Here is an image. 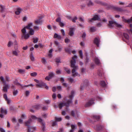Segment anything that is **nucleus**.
I'll return each mask as SVG.
<instances>
[{
    "instance_id": "f257e3e1",
    "label": "nucleus",
    "mask_w": 132,
    "mask_h": 132,
    "mask_svg": "<svg viewBox=\"0 0 132 132\" xmlns=\"http://www.w3.org/2000/svg\"><path fill=\"white\" fill-rule=\"evenodd\" d=\"M77 58V56L75 55L72 57V59L71 61V66L73 69L72 70V76L73 77H75L77 76L80 77V74L76 71L78 69V66L75 65L76 63V59Z\"/></svg>"
},
{
    "instance_id": "f03ea898",
    "label": "nucleus",
    "mask_w": 132,
    "mask_h": 132,
    "mask_svg": "<svg viewBox=\"0 0 132 132\" xmlns=\"http://www.w3.org/2000/svg\"><path fill=\"white\" fill-rule=\"evenodd\" d=\"M32 122L31 120L29 119L28 121L25 122V125L27 126L28 127V132H30L31 131V129H32L34 130H36V128L35 127H30L31 125Z\"/></svg>"
},
{
    "instance_id": "7ed1b4c3",
    "label": "nucleus",
    "mask_w": 132,
    "mask_h": 132,
    "mask_svg": "<svg viewBox=\"0 0 132 132\" xmlns=\"http://www.w3.org/2000/svg\"><path fill=\"white\" fill-rule=\"evenodd\" d=\"M21 32H22L21 35L22 39H27L29 37V35L28 33H27L26 29H25V28H23L21 30Z\"/></svg>"
},
{
    "instance_id": "20e7f679",
    "label": "nucleus",
    "mask_w": 132,
    "mask_h": 132,
    "mask_svg": "<svg viewBox=\"0 0 132 132\" xmlns=\"http://www.w3.org/2000/svg\"><path fill=\"white\" fill-rule=\"evenodd\" d=\"M67 102L66 103H61L59 104V106L60 109H61L62 107L64 106L67 107H68L69 105L70 104L72 103V101L71 99H69L67 101Z\"/></svg>"
},
{
    "instance_id": "39448f33",
    "label": "nucleus",
    "mask_w": 132,
    "mask_h": 132,
    "mask_svg": "<svg viewBox=\"0 0 132 132\" xmlns=\"http://www.w3.org/2000/svg\"><path fill=\"white\" fill-rule=\"evenodd\" d=\"M109 26L110 27H116L118 28H121L122 27V26L121 25L113 21H109Z\"/></svg>"
},
{
    "instance_id": "423d86ee",
    "label": "nucleus",
    "mask_w": 132,
    "mask_h": 132,
    "mask_svg": "<svg viewBox=\"0 0 132 132\" xmlns=\"http://www.w3.org/2000/svg\"><path fill=\"white\" fill-rule=\"evenodd\" d=\"M0 112L1 114H0V117L1 118H3L4 117V115H6L7 114V110L4 109L3 108H1Z\"/></svg>"
},
{
    "instance_id": "0eeeda50",
    "label": "nucleus",
    "mask_w": 132,
    "mask_h": 132,
    "mask_svg": "<svg viewBox=\"0 0 132 132\" xmlns=\"http://www.w3.org/2000/svg\"><path fill=\"white\" fill-rule=\"evenodd\" d=\"M31 118L32 119L34 120L37 119L38 120V121L39 122H41V123L42 124V125L43 126V130H44V129L45 128L44 123V122L43 121V120L41 118H39L38 119H37V118L36 117V116H31Z\"/></svg>"
},
{
    "instance_id": "6e6552de",
    "label": "nucleus",
    "mask_w": 132,
    "mask_h": 132,
    "mask_svg": "<svg viewBox=\"0 0 132 132\" xmlns=\"http://www.w3.org/2000/svg\"><path fill=\"white\" fill-rule=\"evenodd\" d=\"M4 86L3 87L2 90L4 92H6L7 91V89L10 87V85L8 84H6V83L3 84Z\"/></svg>"
},
{
    "instance_id": "1a4fd4ad",
    "label": "nucleus",
    "mask_w": 132,
    "mask_h": 132,
    "mask_svg": "<svg viewBox=\"0 0 132 132\" xmlns=\"http://www.w3.org/2000/svg\"><path fill=\"white\" fill-rule=\"evenodd\" d=\"M4 86L3 87L2 90L4 92H6L7 91V89L10 87V85L8 84H6V83L3 84Z\"/></svg>"
},
{
    "instance_id": "9d476101",
    "label": "nucleus",
    "mask_w": 132,
    "mask_h": 132,
    "mask_svg": "<svg viewBox=\"0 0 132 132\" xmlns=\"http://www.w3.org/2000/svg\"><path fill=\"white\" fill-rule=\"evenodd\" d=\"M36 86L37 87H42V86H44L45 87V88L46 89H48V87L46 85V83H45L43 82H41L40 84H37L36 85Z\"/></svg>"
},
{
    "instance_id": "9b49d317",
    "label": "nucleus",
    "mask_w": 132,
    "mask_h": 132,
    "mask_svg": "<svg viewBox=\"0 0 132 132\" xmlns=\"http://www.w3.org/2000/svg\"><path fill=\"white\" fill-rule=\"evenodd\" d=\"M75 29V28L73 27H71L70 28L69 34L70 36H72L74 35V31Z\"/></svg>"
},
{
    "instance_id": "f8f14e48",
    "label": "nucleus",
    "mask_w": 132,
    "mask_h": 132,
    "mask_svg": "<svg viewBox=\"0 0 132 132\" xmlns=\"http://www.w3.org/2000/svg\"><path fill=\"white\" fill-rule=\"evenodd\" d=\"M94 100L93 99H92L88 102L85 105L86 107H88L90 106L92 104L94 103L93 102Z\"/></svg>"
},
{
    "instance_id": "ddd939ff",
    "label": "nucleus",
    "mask_w": 132,
    "mask_h": 132,
    "mask_svg": "<svg viewBox=\"0 0 132 132\" xmlns=\"http://www.w3.org/2000/svg\"><path fill=\"white\" fill-rule=\"evenodd\" d=\"M100 19L99 16L97 15H96L92 18L89 19V21L92 22L93 21L99 20Z\"/></svg>"
},
{
    "instance_id": "4468645a",
    "label": "nucleus",
    "mask_w": 132,
    "mask_h": 132,
    "mask_svg": "<svg viewBox=\"0 0 132 132\" xmlns=\"http://www.w3.org/2000/svg\"><path fill=\"white\" fill-rule=\"evenodd\" d=\"M33 23H29L27 26L25 27L24 28H25V29H28L29 30L32 29L31 27L33 26Z\"/></svg>"
},
{
    "instance_id": "2eb2a0df",
    "label": "nucleus",
    "mask_w": 132,
    "mask_h": 132,
    "mask_svg": "<svg viewBox=\"0 0 132 132\" xmlns=\"http://www.w3.org/2000/svg\"><path fill=\"white\" fill-rule=\"evenodd\" d=\"M22 11V9L21 8L18 7L16 11H15V13L16 15H19Z\"/></svg>"
},
{
    "instance_id": "dca6fc26",
    "label": "nucleus",
    "mask_w": 132,
    "mask_h": 132,
    "mask_svg": "<svg viewBox=\"0 0 132 132\" xmlns=\"http://www.w3.org/2000/svg\"><path fill=\"white\" fill-rule=\"evenodd\" d=\"M103 127L101 126H97L94 127L95 129H96L98 131H100L102 130L103 128Z\"/></svg>"
},
{
    "instance_id": "f3484780",
    "label": "nucleus",
    "mask_w": 132,
    "mask_h": 132,
    "mask_svg": "<svg viewBox=\"0 0 132 132\" xmlns=\"http://www.w3.org/2000/svg\"><path fill=\"white\" fill-rule=\"evenodd\" d=\"M20 52V51L18 50H16L12 51V53L14 55L18 56V54Z\"/></svg>"
},
{
    "instance_id": "a211bd4d",
    "label": "nucleus",
    "mask_w": 132,
    "mask_h": 132,
    "mask_svg": "<svg viewBox=\"0 0 132 132\" xmlns=\"http://www.w3.org/2000/svg\"><path fill=\"white\" fill-rule=\"evenodd\" d=\"M54 38H57L58 39H61V35H58L56 33L54 34Z\"/></svg>"
},
{
    "instance_id": "6ab92c4d",
    "label": "nucleus",
    "mask_w": 132,
    "mask_h": 132,
    "mask_svg": "<svg viewBox=\"0 0 132 132\" xmlns=\"http://www.w3.org/2000/svg\"><path fill=\"white\" fill-rule=\"evenodd\" d=\"M71 129L70 131V132H73L75 129L77 128L76 125H71Z\"/></svg>"
},
{
    "instance_id": "aec40b11",
    "label": "nucleus",
    "mask_w": 132,
    "mask_h": 132,
    "mask_svg": "<svg viewBox=\"0 0 132 132\" xmlns=\"http://www.w3.org/2000/svg\"><path fill=\"white\" fill-rule=\"evenodd\" d=\"M94 42L95 44L98 47L99 46V43L100 42V40L99 39L97 38H96L94 40Z\"/></svg>"
},
{
    "instance_id": "412c9836",
    "label": "nucleus",
    "mask_w": 132,
    "mask_h": 132,
    "mask_svg": "<svg viewBox=\"0 0 132 132\" xmlns=\"http://www.w3.org/2000/svg\"><path fill=\"white\" fill-rule=\"evenodd\" d=\"M87 5L89 6H91L93 5V4L90 0H87Z\"/></svg>"
},
{
    "instance_id": "4be33fe9",
    "label": "nucleus",
    "mask_w": 132,
    "mask_h": 132,
    "mask_svg": "<svg viewBox=\"0 0 132 132\" xmlns=\"http://www.w3.org/2000/svg\"><path fill=\"white\" fill-rule=\"evenodd\" d=\"M30 56V59L31 61H34L35 60V59L32 53H31Z\"/></svg>"
},
{
    "instance_id": "5701e85b",
    "label": "nucleus",
    "mask_w": 132,
    "mask_h": 132,
    "mask_svg": "<svg viewBox=\"0 0 132 132\" xmlns=\"http://www.w3.org/2000/svg\"><path fill=\"white\" fill-rule=\"evenodd\" d=\"M29 35H33L34 34V30L33 29H30L29 30Z\"/></svg>"
},
{
    "instance_id": "b1692460",
    "label": "nucleus",
    "mask_w": 132,
    "mask_h": 132,
    "mask_svg": "<svg viewBox=\"0 0 132 132\" xmlns=\"http://www.w3.org/2000/svg\"><path fill=\"white\" fill-rule=\"evenodd\" d=\"M75 92L74 91H72L71 93V94L69 96V98H73L74 97Z\"/></svg>"
},
{
    "instance_id": "393cba45",
    "label": "nucleus",
    "mask_w": 132,
    "mask_h": 132,
    "mask_svg": "<svg viewBox=\"0 0 132 132\" xmlns=\"http://www.w3.org/2000/svg\"><path fill=\"white\" fill-rule=\"evenodd\" d=\"M95 61L96 64L99 65L100 63V62L99 60L97 57L95 58Z\"/></svg>"
},
{
    "instance_id": "a878e982",
    "label": "nucleus",
    "mask_w": 132,
    "mask_h": 132,
    "mask_svg": "<svg viewBox=\"0 0 132 132\" xmlns=\"http://www.w3.org/2000/svg\"><path fill=\"white\" fill-rule=\"evenodd\" d=\"M123 35L124 37L127 39H128L129 38V37L128 35L127 34L124 33Z\"/></svg>"
},
{
    "instance_id": "bb28decb",
    "label": "nucleus",
    "mask_w": 132,
    "mask_h": 132,
    "mask_svg": "<svg viewBox=\"0 0 132 132\" xmlns=\"http://www.w3.org/2000/svg\"><path fill=\"white\" fill-rule=\"evenodd\" d=\"M65 70L67 73L68 74H70L71 72L70 70L67 68H65Z\"/></svg>"
},
{
    "instance_id": "cd10ccee",
    "label": "nucleus",
    "mask_w": 132,
    "mask_h": 132,
    "mask_svg": "<svg viewBox=\"0 0 132 132\" xmlns=\"http://www.w3.org/2000/svg\"><path fill=\"white\" fill-rule=\"evenodd\" d=\"M0 78L3 84L4 83H6L5 81V80L4 79L3 77L2 76H1Z\"/></svg>"
},
{
    "instance_id": "c85d7f7f",
    "label": "nucleus",
    "mask_w": 132,
    "mask_h": 132,
    "mask_svg": "<svg viewBox=\"0 0 132 132\" xmlns=\"http://www.w3.org/2000/svg\"><path fill=\"white\" fill-rule=\"evenodd\" d=\"M18 72L21 73L23 74L25 72V70L24 69H20L19 70Z\"/></svg>"
},
{
    "instance_id": "c756f323",
    "label": "nucleus",
    "mask_w": 132,
    "mask_h": 132,
    "mask_svg": "<svg viewBox=\"0 0 132 132\" xmlns=\"http://www.w3.org/2000/svg\"><path fill=\"white\" fill-rule=\"evenodd\" d=\"M100 84L101 85L103 86H106V84L104 81H101Z\"/></svg>"
},
{
    "instance_id": "7c9ffc66",
    "label": "nucleus",
    "mask_w": 132,
    "mask_h": 132,
    "mask_svg": "<svg viewBox=\"0 0 132 132\" xmlns=\"http://www.w3.org/2000/svg\"><path fill=\"white\" fill-rule=\"evenodd\" d=\"M42 62L43 63L46 64L47 63V61L45 58L44 57H43L42 58Z\"/></svg>"
},
{
    "instance_id": "2f4dec72",
    "label": "nucleus",
    "mask_w": 132,
    "mask_h": 132,
    "mask_svg": "<svg viewBox=\"0 0 132 132\" xmlns=\"http://www.w3.org/2000/svg\"><path fill=\"white\" fill-rule=\"evenodd\" d=\"M65 50L66 52L69 53H70L71 50L70 49L68 48H65Z\"/></svg>"
},
{
    "instance_id": "473e14b6",
    "label": "nucleus",
    "mask_w": 132,
    "mask_h": 132,
    "mask_svg": "<svg viewBox=\"0 0 132 132\" xmlns=\"http://www.w3.org/2000/svg\"><path fill=\"white\" fill-rule=\"evenodd\" d=\"M96 29L95 27H92L90 28V30L92 32H93L96 31Z\"/></svg>"
},
{
    "instance_id": "72a5a7b5",
    "label": "nucleus",
    "mask_w": 132,
    "mask_h": 132,
    "mask_svg": "<svg viewBox=\"0 0 132 132\" xmlns=\"http://www.w3.org/2000/svg\"><path fill=\"white\" fill-rule=\"evenodd\" d=\"M33 42L35 43H37V42H38V39L36 37H35V38H33Z\"/></svg>"
},
{
    "instance_id": "f704fd0d",
    "label": "nucleus",
    "mask_w": 132,
    "mask_h": 132,
    "mask_svg": "<svg viewBox=\"0 0 132 132\" xmlns=\"http://www.w3.org/2000/svg\"><path fill=\"white\" fill-rule=\"evenodd\" d=\"M40 107V106L39 105H36L34 106L33 108L35 109H39Z\"/></svg>"
},
{
    "instance_id": "c9c22d12",
    "label": "nucleus",
    "mask_w": 132,
    "mask_h": 132,
    "mask_svg": "<svg viewBox=\"0 0 132 132\" xmlns=\"http://www.w3.org/2000/svg\"><path fill=\"white\" fill-rule=\"evenodd\" d=\"M54 75V73L53 72H50L49 73V77L51 78Z\"/></svg>"
},
{
    "instance_id": "e433bc0d",
    "label": "nucleus",
    "mask_w": 132,
    "mask_h": 132,
    "mask_svg": "<svg viewBox=\"0 0 132 132\" xmlns=\"http://www.w3.org/2000/svg\"><path fill=\"white\" fill-rule=\"evenodd\" d=\"M79 54L80 55V57L81 59L83 58V54L82 51L81 50H80L79 52Z\"/></svg>"
},
{
    "instance_id": "4c0bfd02",
    "label": "nucleus",
    "mask_w": 132,
    "mask_h": 132,
    "mask_svg": "<svg viewBox=\"0 0 132 132\" xmlns=\"http://www.w3.org/2000/svg\"><path fill=\"white\" fill-rule=\"evenodd\" d=\"M13 44V43L11 41L9 42L8 43L7 46L8 47H10Z\"/></svg>"
},
{
    "instance_id": "58836bf2",
    "label": "nucleus",
    "mask_w": 132,
    "mask_h": 132,
    "mask_svg": "<svg viewBox=\"0 0 132 132\" xmlns=\"http://www.w3.org/2000/svg\"><path fill=\"white\" fill-rule=\"evenodd\" d=\"M57 48L58 49V51L59 52H60L62 51V47L61 45H60L58 46Z\"/></svg>"
},
{
    "instance_id": "ea45409f",
    "label": "nucleus",
    "mask_w": 132,
    "mask_h": 132,
    "mask_svg": "<svg viewBox=\"0 0 132 132\" xmlns=\"http://www.w3.org/2000/svg\"><path fill=\"white\" fill-rule=\"evenodd\" d=\"M18 93V91L17 90H14L13 92V95L14 96L16 95Z\"/></svg>"
},
{
    "instance_id": "a19ab883",
    "label": "nucleus",
    "mask_w": 132,
    "mask_h": 132,
    "mask_svg": "<svg viewBox=\"0 0 132 132\" xmlns=\"http://www.w3.org/2000/svg\"><path fill=\"white\" fill-rule=\"evenodd\" d=\"M56 121H60L62 120V118H61L55 117Z\"/></svg>"
},
{
    "instance_id": "79ce46f5",
    "label": "nucleus",
    "mask_w": 132,
    "mask_h": 132,
    "mask_svg": "<svg viewBox=\"0 0 132 132\" xmlns=\"http://www.w3.org/2000/svg\"><path fill=\"white\" fill-rule=\"evenodd\" d=\"M37 75V73L36 72L32 73H31V76L32 77H35Z\"/></svg>"
},
{
    "instance_id": "37998d69",
    "label": "nucleus",
    "mask_w": 132,
    "mask_h": 132,
    "mask_svg": "<svg viewBox=\"0 0 132 132\" xmlns=\"http://www.w3.org/2000/svg\"><path fill=\"white\" fill-rule=\"evenodd\" d=\"M68 80L70 82H71V83L73 82L74 81V80L71 77H70L68 78Z\"/></svg>"
},
{
    "instance_id": "c03bdc74",
    "label": "nucleus",
    "mask_w": 132,
    "mask_h": 132,
    "mask_svg": "<svg viewBox=\"0 0 132 132\" xmlns=\"http://www.w3.org/2000/svg\"><path fill=\"white\" fill-rule=\"evenodd\" d=\"M77 19V17H75L73 18L71 20L73 22H75L76 20Z\"/></svg>"
},
{
    "instance_id": "a18cd8bd",
    "label": "nucleus",
    "mask_w": 132,
    "mask_h": 132,
    "mask_svg": "<svg viewBox=\"0 0 132 132\" xmlns=\"http://www.w3.org/2000/svg\"><path fill=\"white\" fill-rule=\"evenodd\" d=\"M34 80L35 82L37 83L38 84H40L41 82H43L41 80L39 81V80L36 79H34Z\"/></svg>"
},
{
    "instance_id": "49530a36",
    "label": "nucleus",
    "mask_w": 132,
    "mask_h": 132,
    "mask_svg": "<svg viewBox=\"0 0 132 132\" xmlns=\"http://www.w3.org/2000/svg\"><path fill=\"white\" fill-rule=\"evenodd\" d=\"M40 23V21L39 19H37L35 21V23L36 24H39Z\"/></svg>"
},
{
    "instance_id": "de8ad7c7",
    "label": "nucleus",
    "mask_w": 132,
    "mask_h": 132,
    "mask_svg": "<svg viewBox=\"0 0 132 132\" xmlns=\"http://www.w3.org/2000/svg\"><path fill=\"white\" fill-rule=\"evenodd\" d=\"M70 40L67 38H66L65 39V42L66 43H68L70 42Z\"/></svg>"
},
{
    "instance_id": "09e8293b",
    "label": "nucleus",
    "mask_w": 132,
    "mask_h": 132,
    "mask_svg": "<svg viewBox=\"0 0 132 132\" xmlns=\"http://www.w3.org/2000/svg\"><path fill=\"white\" fill-rule=\"evenodd\" d=\"M0 6L1 8V11L2 12L5 9V6L2 5H0Z\"/></svg>"
},
{
    "instance_id": "8fccbe9b",
    "label": "nucleus",
    "mask_w": 132,
    "mask_h": 132,
    "mask_svg": "<svg viewBox=\"0 0 132 132\" xmlns=\"http://www.w3.org/2000/svg\"><path fill=\"white\" fill-rule=\"evenodd\" d=\"M57 125V123L56 121H53L52 122V126H56Z\"/></svg>"
},
{
    "instance_id": "3c124183",
    "label": "nucleus",
    "mask_w": 132,
    "mask_h": 132,
    "mask_svg": "<svg viewBox=\"0 0 132 132\" xmlns=\"http://www.w3.org/2000/svg\"><path fill=\"white\" fill-rule=\"evenodd\" d=\"M34 29L36 30H38L39 29V27L37 26H34Z\"/></svg>"
},
{
    "instance_id": "603ef678",
    "label": "nucleus",
    "mask_w": 132,
    "mask_h": 132,
    "mask_svg": "<svg viewBox=\"0 0 132 132\" xmlns=\"http://www.w3.org/2000/svg\"><path fill=\"white\" fill-rule=\"evenodd\" d=\"M55 44L58 46H59L60 45L59 43L57 41H55Z\"/></svg>"
},
{
    "instance_id": "864d4df0",
    "label": "nucleus",
    "mask_w": 132,
    "mask_h": 132,
    "mask_svg": "<svg viewBox=\"0 0 132 132\" xmlns=\"http://www.w3.org/2000/svg\"><path fill=\"white\" fill-rule=\"evenodd\" d=\"M61 19L60 18H58L57 19H56V21L57 22H59L60 23L61 22Z\"/></svg>"
},
{
    "instance_id": "5fc2aeb1",
    "label": "nucleus",
    "mask_w": 132,
    "mask_h": 132,
    "mask_svg": "<svg viewBox=\"0 0 132 132\" xmlns=\"http://www.w3.org/2000/svg\"><path fill=\"white\" fill-rule=\"evenodd\" d=\"M51 78L49 76H46L45 78V79L47 80H49Z\"/></svg>"
},
{
    "instance_id": "6e6d98bb",
    "label": "nucleus",
    "mask_w": 132,
    "mask_h": 132,
    "mask_svg": "<svg viewBox=\"0 0 132 132\" xmlns=\"http://www.w3.org/2000/svg\"><path fill=\"white\" fill-rule=\"evenodd\" d=\"M80 45L84 47L85 46V44L83 42H81L80 43Z\"/></svg>"
},
{
    "instance_id": "4d7b16f0",
    "label": "nucleus",
    "mask_w": 132,
    "mask_h": 132,
    "mask_svg": "<svg viewBox=\"0 0 132 132\" xmlns=\"http://www.w3.org/2000/svg\"><path fill=\"white\" fill-rule=\"evenodd\" d=\"M59 24H60V26L61 27H63L64 26V24L63 23H62L61 22H60V23Z\"/></svg>"
},
{
    "instance_id": "13d9d810",
    "label": "nucleus",
    "mask_w": 132,
    "mask_h": 132,
    "mask_svg": "<svg viewBox=\"0 0 132 132\" xmlns=\"http://www.w3.org/2000/svg\"><path fill=\"white\" fill-rule=\"evenodd\" d=\"M61 31L62 32V34L63 36H65V33L64 32V31L63 29H62L61 30Z\"/></svg>"
},
{
    "instance_id": "bf43d9fd",
    "label": "nucleus",
    "mask_w": 132,
    "mask_h": 132,
    "mask_svg": "<svg viewBox=\"0 0 132 132\" xmlns=\"http://www.w3.org/2000/svg\"><path fill=\"white\" fill-rule=\"evenodd\" d=\"M29 93L30 92L29 91H27L26 92V95L27 96H28L29 95Z\"/></svg>"
},
{
    "instance_id": "052dcab7",
    "label": "nucleus",
    "mask_w": 132,
    "mask_h": 132,
    "mask_svg": "<svg viewBox=\"0 0 132 132\" xmlns=\"http://www.w3.org/2000/svg\"><path fill=\"white\" fill-rule=\"evenodd\" d=\"M52 97L53 98V99H55L56 98V94H54L53 95H52Z\"/></svg>"
},
{
    "instance_id": "680f3d73",
    "label": "nucleus",
    "mask_w": 132,
    "mask_h": 132,
    "mask_svg": "<svg viewBox=\"0 0 132 132\" xmlns=\"http://www.w3.org/2000/svg\"><path fill=\"white\" fill-rule=\"evenodd\" d=\"M86 36V34L85 33V32L83 33L82 35V38H84Z\"/></svg>"
},
{
    "instance_id": "e2e57ef3",
    "label": "nucleus",
    "mask_w": 132,
    "mask_h": 132,
    "mask_svg": "<svg viewBox=\"0 0 132 132\" xmlns=\"http://www.w3.org/2000/svg\"><path fill=\"white\" fill-rule=\"evenodd\" d=\"M26 117V116L25 114H22V115L21 117L22 119H24Z\"/></svg>"
},
{
    "instance_id": "0e129e2a",
    "label": "nucleus",
    "mask_w": 132,
    "mask_h": 132,
    "mask_svg": "<svg viewBox=\"0 0 132 132\" xmlns=\"http://www.w3.org/2000/svg\"><path fill=\"white\" fill-rule=\"evenodd\" d=\"M0 132H5V131L3 128H0Z\"/></svg>"
},
{
    "instance_id": "69168bd1",
    "label": "nucleus",
    "mask_w": 132,
    "mask_h": 132,
    "mask_svg": "<svg viewBox=\"0 0 132 132\" xmlns=\"http://www.w3.org/2000/svg\"><path fill=\"white\" fill-rule=\"evenodd\" d=\"M79 20L80 21L83 22L84 21V19L82 17H80L79 18Z\"/></svg>"
},
{
    "instance_id": "338daca9",
    "label": "nucleus",
    "mask_w": 132,
    "mask_h": 132,
    "mask_svg": "<svg viewBox=\"0 0 132 132\" xmlns=\"http://www.w3.org/2000/svg\"><path fill=\"white\" fill-rule=\"evenodd\" d=\"M42 109L43 110H47V109H48V108H47V107H46V106H44L43 107Z\"/></svg>"
},
{
    "instance_id": "774afa93",
    "label": "nucleus",
    "mask_w": 132,
    "mask_h": 132,
    "mask_svg": "<svg viewBox=\"0 0 132 132\" xmlns=\"http://www.w3.org/2000/svg\"><path fill=\"white\" fill-rule=\"evenodd\" d=\"M4 97L6 100L8 99L7 95L6 94H4Z\"/></svg>"
}]
</instances>
